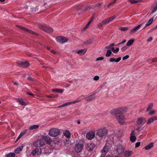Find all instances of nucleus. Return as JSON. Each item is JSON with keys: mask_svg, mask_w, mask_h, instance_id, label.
Here are the masks:
<instances>
[{"mask_svg": "<svg viewBox=\"0 0 157 157\" xmlns=\"http://www.w3.org/2000/svg\"><path fill=\"white\" fill-rule=\"evenodd\" d=\"M95 145L93 143H88L86 146V150L89 151H92L95 147Z\"/></svg>", "mask_w": 157, "mask_h": 157, "instance_id": "6e6552de", "label": "nucleus"}, {"mask_svg": "<svg viewBox=\"0 0 157 157\" xmlns=\"http://www.w3.org/2000/svg\"><path fill=\"white\" fill-rule=\"evenodd\" d=\"M15 155L14 153H10L6 155V157H15Z\"/></svg>", "mask_w": 157, "mask_h": 157, "instance_id": "473e14b6", "label": "nucleus"}, {"mask_svg": "<svg viewBox=\"0 0 157 157\" xmlns=\"http://www.w3.org/2000/svg\"><path fill=\"white\" fill-rule=\"evenodd\" d=\"M116 118L119 123L121 124H123L125 120V117L123 115L120 114L117 116Z\"/></svg>", "mask_w": 157, "mask_h": 157, "instance_id": "0eeeda50", "label": "nucleus"}, {"mask_svg": "<svg viewBox=\"0 0 157 157\" xmlns=\"http://www.w3.org/2000/svg\"><path fill=\"white\" fill-rule=\"evenodd\" d=\"M116 2V0H113V1L112 2H111L110 3H109L107 7H110L112 5H113V4H115Z\"/></svg>", "mask_w": 157, "mask_h": 157, "instance_id": "a19ab883", "label": "nucleus"}, {"mask_svg": "<svg viewBox=\"0 0 157 157\" xmlns=\"http://www.w3.org/2000/svg\"><path fill=\"white\" fill-rule=\"evenodd\" d=\"M130 140L132 142H135L136 140V137L134 136H131L130 137Z\"/></svg>", "mask_w": 157, "mask_h": 157, "instance_id": "2f4dec72", "label": "nucleus"}, {"mask_svg": "<svg viewBox=\"0 0 157 157\" xmlns=\"http://www.w3.org/2000/svg\"><path fill=\"white\" fill-rule=\"evenodd\" d=\"M23 148V146H20L17 147L15 151L16 153L19 154L22 151Z\"/></svg>", "mask_w": 157, "mask_h": 157, "instance_id": "a878e982", "label": "nucleus"}, {"mask_svg": "<svg viewBox=\"0 0 157 157\" xmlns=\"http://www.w3.org/2000/svg\"><path fill=\"white\" fill-rule=\"evenodd\" d=\"M143 128H141L140 127H139L136 129V130L138 132H140L141 130H142Z\"/></svg>", "mask_w": 157, "mask_h": 157, "instance_id": "6e6d98bb", "label": "nucleus"}, {"mask_svg": "<svg viewBox=\"0 0 157 157\" xmlns=\"http://www.w3.org/2000/svg\"><path fill=\"white\" fill-rule=\"evenodd\" d=\"M143 122V119L142 118L140 117L138 118L137 121V124L138 125H140Z\"/></svg>", "mask_w": 157, "mask_h": 157, "instance_id": "f704fd0d", "label": "nucleus"}, {"mask_svg": "<svg viewBox=\"0 0 157 157\" xmlns=\"http://www.w3.org/2000/svg\"><path fill=\"white\" fill-rule=\"evenodd\" d=\"M109 149L108 147L106 145H105L103 147L102 150L101 151V153L102 154L105 155L108 152Z\"/></svg>", "mask_w": 157, "mask_h": 157, "instance_id": "4be33fe9", "label": "nucleus"}, {"mask_svg": "<svg viewBox=\"0 0 157 157\" xmlns=\"http://www.w3.org/2000/svg\"><path fill=\"white\" fill-rule=\"evenodd\" d=\"M116 17V16H113L109 18H108L102 21L98 25V27L100 28L103 26L108 23L109 22L113 20Z\"/></svg>", "mask_w": 157, "mask_h": 157, "instance_id": "f257e3e1", "label": "nucleus"}, {"mask_svg": "<svg viewBox=\"0 0 157 157\" xmlns=\"http://www.w3.org/2000/svg\"><path fill=\"white\" fill-rule=\"evenodd\" d=\"M143 24H141L136 27L133 28L130 31V33L132 34L136 32L142 25Z\"/></svg>", "mask_w": 157, "mask_h": 157, "instance_id": "2eb2a0df", "label": "nucleus"}, {"mask_svg": "<svg viewBox=\"0 0 157 157\" xmlns=\"http://www.w3.org/2000/svg\"><path fill=\"white\" fill-rule=\"evenodd\" d=\"M111 53L112 51L111 50H108L107 53L105 55V56L107 57H109L111 55Z\"/></svg>", "mask_w": 157, "mask_h": 157, "instance_id": "4c0bfd02", "label": "nucleus"}, {"mask_svg": "<svg viewBox=\"0 0 157 157\" xmlns=\"http://www.w3.org/2000/svg\"><path fill=\"white\" fill-rule=\"evenodd\" d=\"M153 17H152L151 18L149 21L147 22V23L146 24V26H148L150 25L153 22Z\"/></svg>", "mask_w": 157, "mask_h": 157, "instance_id": "7c9ffc66", "label": "nucleus"}, {"mask_svg": "<svg viewBox=\"0 0 157 157\" xmlns=\"http://www.w3.org/2000/svg\"><path fill=\"white\" fill-rule=\"evenodd\" d=\"M155 3L156 4V6L153 7L151 10V13H154L157 10V3Z\"/></svg>", "mask_w": 157, "mask_h": 157, "instance_id": "58836bf2", "label": "nucleus"}, {"mask_svg": "<svg viewBox=\"0 0 157 157\" xmlns=\"http://www.w3.org/2000/svg\"><path fill=\"white\" fill-rule=\"evenodd\" d=\"M46 96L50 98H53L54 97V96L52 94H51L50 95H47Z\"/></svg>", "mask_w": 157, "mask_h": 157, "instance_id": "69168bd1", "label": "nucleus"}, {"mask_svg": "<svg viewBox=\"0 0 157 157\" xmlns=\"http://www.w3.org/2000/svg\"><path fill=\"white\" fill-rule=\"evenodd\" d=\"M117 152L119 153H122L124 151V148L121 145H118L116 149Z\"/></svg>", "mask_w": 157, "mask_h": 157, "instance_id": "a211bd4d", "label": "nucleus"}, {"mask_svg": "<svg viewBox=\"0 0 157 157\" xmlns=\"http://www.w3.org/2000/svg\"><path fill=\"white\" fill-rule=\"evenodd\" d=\"M92 42V40L91 39H89L87 40V42L86 43V44H90Z\"/></svg>", "mask_w": 157, "mask_h": 157, "instance_id": "603ef678", "label": "nucleus"}, {"mask_svg": "<svg viewBox=\"0 0 157 157\" xmlns=\"http://www.w3.org/2000/svg\"><path fill=\"white\" fill-rule=\"evenodd\" d=\"M152 40V38L151 37H150L147 40V42H150V41H151Z\"/></svg>", "mask_w": 157, "mask_h": 157, "instance_id": "0e129e2a", "label": "nucleus"}, {"mask_svg": "<svg viewBox=\"0 0 157 157\" xmlns=\"http://www.w3.org/2000/svg\"><path fill=\"white\" fill-rule=\"evenodd\" d=\"M107 130L104 128L99 129L97 132V135L100 137H102L106 136L108 133Z\"/></svg>", "mask_w": 157, "mask_h": 157, "instance_id": "7ed1b4c3", "label": "nucleus"}, {"mask_svg": "<svg viewBox=\"0 0 157 157\" xmlns=\"http://www.w3.org/2000/svg\"><path fill=\"white\" fill-rule=\"evenodd\" d=\"M64 136L68 138L71 137V133L68 131L66 130L63 133Z\"/></svg>", "mask_w": 157, "mask_h": 157, "instance_id": "c85d7f7f", "label": "nucleus"}, {"mask_svg": "<svg viewBox=\"0 0 157 157\" xmlns=\"http://www.w3.org/2000/svg\"><path fill=\"white\" fill-rule=\"evenodd\" d=\"M50 52L52 53L55 54L56 53V52L54 51V50H50Z\"/></svg>", "mask_w": 157, "mask_h": 157, "instance_id": "bf43d9fd", "label": "nucleus"}, {"mask_svg": "<svg viewBox=\"0 0 157 157\" xmlns=\"http://www.w3.org/2000/svg\"><path fill=\"white\" fill-rule=\"evenodd\" d=\"M129 57V55H126V56H124L122 58V59L123 60H126V59H128Z\"/></svg>", "mask_w": 157, "mask_h": 157, "instance_id": "de8ad7c7", "label": "nucleus"}, {"mask_svg": "<svg viewBox=\"0 0 157 157\" xmlns=\"http://www.w3.org/2000/svg\"><path fill=\"white\" fill-rule=\"evenodd\" d=\"M155 120H157V116H154L149 119L147 123V124H150Z\"/></svg>", "mask_w": 157, "mask_h": 157, "instance_id": "412c9836", "label": "nucleus"}, {"mask_svg": "<svg viewBox=\"0 0 157 157\" xmlns=\"http://www.w3.org/2000/svg\"><path fill=\"white\" fill-rule=\"evenodd\" d=\"M38 26L40 29L47 33H52L53 31V30L52 28L45 26L42 25H39Z\"/></svg>", "mask_w": 157, "mask_h": 157, "instance_id": "39448f33", "label": "nucleus"}, {"mask_svg": "<svg viewBox=\"0 0 157 157\" xmlns=\"http://www.w3.org/2000/svg\"><path fill=\"white\" fill-rule=\"evenodd\" d=\"M135 134V131L134 130H132V131L131 133L130 134V136H134Z\"/></svg>", "mask_w": 157, "mask_h": 157, "instance_id": "052dcab7", "label": "nucleus"}, {"mask_svg": "<svg viewBox=\"0 0 157 157\" xmlns=\"http://www.w3.org/2000/svg\"><path fill=\"white\" fill-rule=\"evenodd\" d=\"M104 59V57L103 56H101V57H99L97 58L96 59V61H99V60H103Z\"/></svg>", "mask_w": 157, "mask_h": 157, "instance_id": "c03bdc74", "label": "nucleus"}, {"mask_svg": "<svg viewBox=\"0 0 157 157\" xmlns=\"http://www.w3.org/2000/svg\"><path fill=\"white\" fill-rule=\"evenodd\" d=\"M95 97V94L93 93L91 94H89L87 97L84 98L86 101L89 102L92 100Z\"/></svg>", "mask_w": 157, "mask_h": 157, "instance_id": "ddd939ff", "label": "nucleus"}, {"mask_svg": "<svg viewBox=\"0 0 157 157\" xmlns=\"http://www.w3.org/2000/svg\"><path fill=\"white\" fill-rule=\"evenodd\" d=\"M27 79L28 80H29V81H33L34 80L30 76H29L28 77Z\"/></svg>", "mask_w": 157, "mask_h": 157, "instance_id": "5fc2aeb1", "label": "nucleus"}, {"mask_svg": "<svg viewBox=\"0 0 157 157\" xmlns=\"http://www.w3.org/2000/svg\"><path fill=\"white\" fill-rule=\"evenodd\" d=\"M22 136H21V135L20 134L19 136H18V137H17V140H19Z\"/></svg>", "mask_w": 157, "mask_h": 157, "instance_id": "774afa93", "label": "nucleus"}, {"mask_svg": "<svg viewBox=\"0 0 157 157\" xmlns=\"http://www.w3.org/2000/svg\"><path fill=\"white\" fill-rule=\"evenodd\" d=\"M120 30L123 31H125L128 30L129 28L128 27H121L119 28Z\"/></svg>", "mask_w": 157, "mask_h": 157, "instance_id": "e433bc0d", "label": "nucleus"}, {"mask_svg": "<svg viewBox=\"0 0 157 157\" xmlns=\"http://www.w3.org/2000/svg\"><path fill=\"white\" fill-rule=\"evenodd\" d=\"M17 63L20 67L24 68L27 67L30 65L28 62L24 61H17Z\"/></svg>", "mask_w": 157, "mask_h": 157, "instance_id": "20e7f679", "label": "nucleus"}, {"mask_svg": "<svg viewBox=\"0 0 157 157\" xmlns=\"http://www.w3.org/2000/svg\"><path fill=\"white\" fill-rule=\"evenodd\" d=\"M26 32L30 33L32 34V33L33 31L29 29H27V30Z\"/></svg>", "mask_w": 157, "mask_h": 157, "instance_id": "e2e57ef3", "label": "nucleus"}, {"mask_svg": "<svg viewBox=\"0 0 157 157\" xmlns=\"http://www.w3.org/2000/svg\"><path fill=\"white\" fill-rule=\"evenodd\" d=\"M56 40L57 42L63 44L67 42L68 40V39L66 37L59 36L56 38Z\"/></svg>", "mask_w": 157, "mask_h": 157, "instance_id": "423d86ee", "label": "nucleus"}, {"mask_svg": "<svg viewBox=\"0 0 157 157\" xmlns=\"http://www.w3.org/2000/svg\"><path fill=\"white\" fill-rule=\"evenodd\" d=\"M26 132L27 131L26 130L24 131L23 132H21L20 134L21 135V136H22L24 135H25L26 133Z\"/></svg>", "mask_w": 157, "mask_h": 157, "instance_id": "49530a36", "label": "nucleus"}, {"mask_svg": "<svg viewBox=\"0 0 157 157\" xmlns=\"http://www.w3.org/2000/svg\"><path fill=\"white\" fill-rule=\"evenodd\" d=\"M21 29L26 32L27 31V29L26 28H25V27H22V26L21 27Z\"/></svg>", "mask_w": 157, "mask_h": 157, "instance_id": "4d7b16f0", "label": "nucleus"}, {"mask_svg": "<svg viewBox=\"0 0 157 157\" xmlns=\"http://www.w3.org/2000/svg\"><path fill=\"white\" fill-rule=\"evenodd\" d=\"M110 113L111 114L115 115L116 117L117 116H118L119 114L118 109L113 110L110 111Z\"/></svg>", "mask_w": 157, "mask_h": 157, "instance_id": "aec40b11", "label": "nucleus"}, {"mask_svg": "<svg viewBox=\"0 0 157 157\" xmlns=\"http://www.w3.org/2000/svg\"><path fill=\"white\" fill-rule=\"evenodd\" d=\"M131 4L136 3L140 2V1H135V0H128Z\"/></svg>", "mask_w": 157, "mask_h": 157, "instance_id": "ea45409f", "label": "nucleus"}, {"mask_svg": "<svg viewBox=\"0 0 157 157\" xmlns=\"http://www.w3.org/2000/svg\"><path fill=\"white\" fill-rule=\"evenodd\" d=\"M78 101H73L72 102H67L58 106V108H61L62 107H63L65 106H66L69 105H70L72 104H75V103H76Z\"/></svg>", "mask_w": 157, "mask_h": 157, "instance_id": "f3484780", "label": "nucleus"}, {"mask_svg": "<svg viewBox=\"0 0 157 157\" xmlns=\"http://www.w3.org/2000/svg\"><path fill=\"white\" fill-rule=\"evenodd\" d=\"M156 61H157V58L152 59L153 62H155Z\"/></svg>", "mask_w": 157, "mask_h": 157, "instance_id": "338daca9", "label": "nucleus"}, {"mask_svg": "<svg viewBox=\"0 0 157 157\" xmlns=\"http://www.w3.org/2000/svg\"><path fill=\"white\" fill-rule=\"evenodd\" d=\"M126 40L125 39L122 42L119 43L117 45H121L125 43L126 42ZM117 46V45H115V44L114 43H113L108 46L106 47L105 49H114V48L113 47L114 46Z\"/></svg>", "mask_w": 157, "mask_h": 157, "instance_id": "9b49d317", "label": "nucleus"}, {"mask_svg": "<svg viewBox=\"0 0 157 157\" xmlns=\"http://www.w3.org/2000/svg\"><path fill=\"white\" fill-rule=\"evenodd\" d=\"M155 111L154 110H151L149 112V114L150 115H152L155 113Z\"/></svg>", "mask_w": 157, "mask_h": 157, "instance_id": "864d4df0", "label": "nucleus"}, {"mask_svg": "<svg viewBox=\"0 0 157 157\" xmlns=\"http://www.w3.org/2000/svg\"><path fill=\"white\" fill-rule=\"evenodd\" d=\"M140 144V142H137L135 144V147H139Z\"/></svg>", "mask_w": 157, "mask_h": 157, "instance_id": "09e8293b", "label": "nucleus"}, {"mask_svg": "<svg viewBox=\"0 0 157 157\" xmlns=\"http://www.w3.org/2000/svg\"><path fill=\"white\" fill-rule=\"evenodd\" d=\"M119 50H111L114 53H117V52Z\"/></svg>", "mask_w": 157, "mask_h": 157, "instance_id": "13d9d810", "label": "nucleus"}, {"mask_svg": "<svg viewBox=\"0 0 157 157\" xmlns=\"http://www.w3.org/2000/svg\"><path fill=\"white\" fill-rule=\"evenodd\" d=\"M121 59V57H119L116 59H115V62H118L120 61Z\"/></svg>", "mask_w": 157, "mask_h": 157, "instance_id": "8fccbe9b", "label": "nucleus"}, {"mask_svg": "<svg viewBox=\"0 0 157 157\" xmlns=\"http://www.w3.org/2000/svg\"><path fill=\"white\" fill-rule=\"evenodd\" d=\"M60 133V131L56 128H52L49 131V135L52 137H56L58 136Z\"/></svg>", "mask_w": 157, "mask_h": 157, "instance_id": "f03ea898", "label": "nucleus"}, {"mask_svg": "<svg viewBox=\"0 0 157 157\" xmlns=\"http://www.w3.org/2000/svg\"><path fill=\"white\" fill-rule=\"evenodd\" d=\"M40 141V140H38L33 142V144L35 147H40V144L41 143Z\"/></svg>", "mask_w": 157, "mask_h": 157, "instance_id": "bb28decb", "label": "nucleus"}, {"mask_svg": "<svg viewBox=\"0 0 157 157\" xmlns=\"http://www.w3.org/2000/svg\"><path fill=\"white\" fill-rule=\"evenodd\" d=\"M39 127V126L38 125H32L29 126V130H32L37 128Z\"/></svg>", "mask_w": 157, "mask_h": 157, "instance_id": "cd10ccee", "label": "nucleus"}, {"mask_svg": "<svg viewBox=\"0 0 157 157\" xmlns=\"http://www.w3.org/2000/svg\"><path fill=\"white\" fill-rule=\"evenodd\" d=\"M153 106V104L152 103H150L149 105H148L147 109L146 110V112L150 111L151 110V109L152 108Z\"/></svg>", "mask_w": 157, "mask_h": 157, "instance_id": "72a5a7b5", "label": "nucleus"}, {"mask_svg": "<svg viewBox=\"0 0 157 157\" xmlns=\"http://www.w3.org/2000/svg\"><path fill=\"white\" fill-rule=\"evenodd\" d=\"M134 41L133 39H131L129 40L127 43V46H129L132 45Z\"/></svg>", "mask_w": 157, "mask_h": 157, "instance_id": "c9c22d12", "label": "nucleus"}, {"mask_svg": "<svg viewBox=\"0 0 157 157\" xmlns=\"http://www.w3.org/2000/svg\"><path fill=\"white\" fill-rule=\"evenodd\" d=\"M86 52V50H79L76 52L80 55H82L85 53Z\"/></svg>", "mask_w": 157, "mask_h": 157, "instance_id": "393cba45", "label": "nucleus"}, {"mask_svg": "<svg viewBox=\"0 0 157 157\" xmlns=\"http://www.w3.org/2000/svg\"><path fill=\"white\" fill-rule=\"evenodd\" d=\"M95 136V133L94 131L90 132H88L86 135V138L91 140L94 138Z\"/></svg>", "mask_w": 157, "mask_h": 157, "instance_id": "f8f14e48", "label": "nucleus"}, {"mask_svg": "<svg viewBox=\"0 0 157 157\" xmlns=\"http://www.w3.org/2000/svg\"><path fill=\"white\" fill-rule=\"evenodd\" d=\"M52 90L53 92H56L61 94L64 91V90L63 89L56 88L52 89Z\"/></svg>", "mask_w": 157, "mask_h": 157, "instance_id": "5701e85b", "label": "nucleus"}, {"mask_svg": "<svg viewBox=\"0 0 157 157\" xmlns=\"http://www.w3.org/2000/svg\"><path fill=\"white\" fill-rule=\"evenodd\" d=\"M39 140H40V142H41L40 144V147H41L44 144L45 142L44 141V139H40Z\"/></svg>", "mask_w": 157, "mask_h": 157, "instance_id": "79ce46f5", "label": "nucleus"}, {"mask_svg": "<svg viewBox=\"0 0 157 157\" xmlns=\"http://www.w3.org/2000/svg\"><path fill=\"white\" fill-rule=\"evenodd\" d=\"M133 151L127 150L124 153V156L125 157H129L131 156L133 154Z\"/></svg>", "mask_w": 157, "mask_h": 157, "instance_id": "dca6fc26", "label": "nucleus"}, {"mask_svg": "<svg viewBox=\"0 0 157 157\" xmlns=\"http://www.w3.org/2000/svg\"><path fill=\"white\" fill-rule=\"evenodd\" d=\"M119 114L122 115L126 113L127 111V108L126 107H121L118 109Z\"/></svg>", "mask_w": 157, "mask_h": 157, "instance_id": "4468645a", "label": "nucleus"}, {"mask_svg": "<svg viewBox=\"0 0 157 157\" xmlns=\"http://www.w3.org/2000/svg\"><path fill=\"white\" fill-rule=\"evenodd\" d=\"M41 149L40 148L35 147L33 148L31 154L33 155H38L41 154Z\"/></svg>", "mask_w": 157, "mask_h": 157, "instance_id": "1a4fd4ad", "label": "nucleus"}, {"mask_svg": "<svg viewBox=\"0 0 157 157\" xmlns=\"http://www.w3.org/2000/svg\"><path fill=\"white\" fill-rule=\"evenodd\" d=\"M83 147V144L78 143L75 144V150L77 153L80 152L82 150Z\"/></svg>", "mask_w": 157, "mask_h": 157, "instance_id": "9d476101", "label": "nucleus"}, {"mask_svg": "<svg viewBox=\"0 0 157 157\" xmlns=\"http://www.w3.org/2000/svg\"><path fill=\"white\" fill-rule=\"evenodd\" d=\"M43 139L47 144H50L52 142V140L49 136H43Z\"/></svg>", "mask_w": 157, "mask_h": 157, "instance_id": "6ab92c4d", "label": "nucleus"}, {"mask_svg": "<svg viewBox=\"0 0 157 157\" xmlns=\"http://www.w3.org/2000/svg\"><path fill=\"white\" fill-rule=\"evenodd\" d=\"M16 99L17 101L22 105H26L25 102L21 98H17Z\"/></svg>", "mask_w": 157, "mask_h": 157, "instance_id": "c756f323", "label": "nucleus"}, {"mask_svg": "<svg viewBox=\"0 0 157 157\" xmlns=\"http://www.w3.org/2000/svg\"><path fill=\"white\" fill-rule=\"evenodd\" d=\"M153 143H150L148 145L145 146L144 147L145 149L146 150L150 149L151 147L153 146Z\"/></svg>", "mask_w": 157, "mask_h": 157, "instance_id": "b1692460", "label": "nucleus"}, {"mask_svg": "<svg viewBox=\"0 0 157 157\" xmlns=\"http://www.w3.org/2000/svg\"><path fill=\"white\" fill-rule=\"evenodd\" d=\"M92 19H91L88 22L87 24L86 25L85 27V29L88 28L89 26L90 25L92 22Z\"/></svg>", "mask_w": 157, "mask_h": 157, "instance_id": "37998d69", "label": "nucleus"}, {"mask_svg": "<svg viewBox=\"0 0 157 157\" xmlns=\"http://www.w3.org/2000/svg\"><path fill=\"white\" fill-rule=\"evenodd\" d=\"M99 76L97 75L95 76L94 77V80L95 81L98 80L99 79Z\"/></svg>", "mask_w": 157, "mask_h": 157, "instance_id": "a18cd8bd", "label": "nucleus"}, {"mask_svg": "<svg viewBox=\"0 0 157 157\" xmlns=\"http://www.w3.org/2000/svg\"><path fill=\"white\" fill-rule=\"evenodd\" d=\"M27 94L29 95L33 96V97H34V95L33 94L31 93L28 92H27Z\"/></svg>", "mask_w": 157, "mask_h": 157, "instance_id": "680f3d73", "label": "nucleus"}, {"mask_svg": "<svg viewBox=\"0 0 157 157\" xmlns=\"http://www.w3.org/2000/svg\"><path fill=\"white\" fill-rule=\"evenodd\" d=\"M109 61L111 62H115V59L113 58H111L109 59Z\"/></svg>", "mask_w": 157, "mask_h": 157, "instance_id": "3c124183", "label": "nucleus"}]
</instances>
